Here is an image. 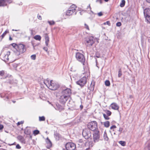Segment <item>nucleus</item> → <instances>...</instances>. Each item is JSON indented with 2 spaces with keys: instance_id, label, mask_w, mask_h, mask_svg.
I'll return each mask as SVG.
<instances>
[{
  "instance_id": "f257e3e1",
  "label": "nucleus",
  "mask_w": 150,
  "mask_h": 150,
  "mask_svg": "<svg viewBox=\"0 0 150 150\" xmlns=\"http://www.w3.org/2000/svg\"><path fill=\"white\" fill-rule=\"evenodd\" d=\"M43 82L47 87L50 90H55L58 88V85L53 82L52 81H49L48 79L44 80Z\"/></svg>"
},
{
  "instance_id": "f03ea898",
  "label": "nucleus",
  "mask_w": 150,
  "mask_h": 150,
  "mask_svg": "<svg viewBox=\"0 0 150 150\" xmlns=\"http://www.w3.org/2000/svg\"><path fill=\"white\" fill-rule=\"evenodd\" d=\"M85 76L81 78L79 80L76 82V83L80 86H83L86 83L87 79L89 74V72H87L85 73Z\"/></svg>"
},
{
  "instance_id": "7ed1b4c3",
  "label": "nucleus",
  "mask_w": 150,
  "mask_h": 150,
  "mask_svg": "<svg viewBox=\"0 0 150 150\" xmlns=\"http://www.w3.org/2000/svg\"><path fill=\"white\" fill-rule=\"evenodd\" d=\"M25 51L26 48L25 45L22 44H20L18 45L16 50L15 51V53L16 55L18 56L21 54L25 52Z\"/></svg>"
},
{
  "instance_id": "20e7f679",
  "label": "nucleus",
  "mask_w": 150,
  "mask_h": 150,
  "mask_svg": "<svg viewBox=\"0 0 150 150\" xmlns=\"http://www.w3.org/2000/svg\"><path fill=\"white\" fill-rule=\"evenodd\" d=\"M88 127L90 130L93 131L94 132L98 130L97 128V123L96 121H91L88 123Z\"/></svg>"
},
{
  "instance_id": "39448f33",
  "label": "nucleus",
  "mask_w": 150,
  "mask_h": 150,
  "mask_svg": "<svg viewBox=\"0 0 150 150\" xmlns=\"http://www.w3.org/2000/svg\"><path fill=\"white\" fill-rule=\"evenodd\" d=\"M95 41V38L93 36H90L86 38L85 44L87 47H90Z\"/></svg>"
},
{
  "instance_id": "423d86ee",
  "label": "nucleus",
  "mask_w": 150,
  "mask_h": 150,
  "mask_svg": "<svg viewBox=\"0 0 150 150\" xmlns=\"http://www.w3.org/2000/svg\"><path fill=\"white\" fill-rule=\"evenodd\" d=\"M76 6L74 4L71 5L69 9L66 11V15L67 16L72 15L73 13L76 15Z\"/></svg>"
},
{
  "instance_id": "0eeeda50",
  "label": "nucleus",
  "mask_w": 150,
  "mask_h": 150,
  "mask_svg": "<svg viewBox=\"0 0 150 150\" xmlns=\"http://www.w3.org/2000/svg\"><path fill=\"white\" fill-rule=\"evenodd\" d=\"M144 17L148 23H150V8H146L144 11Z\"/></svg>"
},
{
  "instance_id": "6e6552de",
  "label": "nucleus",
  "mask_w": 150,
  "mask_h": 150,
  "mask_svg": "<svg viewBox=\"0 0 150 150\" xmlns=\"http://www.w3.org/2000/svg\"><path fill=\"white\" fill-rule=\"evenodd\" d=\"M76 57L78 61L81 62L83 65L84 64L85 58L83 54L79 52H77L76 54Z\"/></svg>"
},
{
  "instance_id": "1a4fd4ad",
  "label": "nucleus",
  "mask_w": 150,
  "mask_h": 150,
  "mask_svg": "<svg viewBox=\"0 0 150 150\" xmlns=\"http://www.w3.org/2000/svg\"><path fill=\"white\" fill-rule=\"evenodd\" d=\"M91 134L90 130L88 129L83 130L82 135L86 139H88L91 136Z\"/></svg>"
},
{
  "instance_id": "9d476101",
  "label": "nucleus",
  "mask_w": 150,
  "mask_h": 150,
  "mask_svg": "<svg viewBox=\"0 0 150 150\" xmlns=\"http://www.w3.org/2000/svg\"><path fill=\"white\" fill-rule=\"evenodd\" d=\"M65 147L67 150H74L76 146L75 144L72 142H68L66 144Z\"/></svg>"
},
{
  "instance_id": "9b49d317",
  "label": "nucleus",
  "mask_w": 150,
  "mask_h": 150,
  "mask_svg": "<svg viewBox=\"0 0 150 150\" xmlns=\"http://www.w3.org/2000/svg\"><path fill=\"white\" fill-rule=\"evenodd\" d=\"M100 135L99 131L98 130L96 131L93 134V139L94 142H96L99 141L100 139Z\"/></svg>"
},
{
  "instance_id": "f8f14e48",
  "label": "nucleus",
  "mask_w": 150,
  "mask_h": 150,
  "mask_svg": "<svg viewBox=\"0 0 150 150\" xmlns=\"http://www.w3.org/2000/svg\"><path fill=\"white\" fill-rule=\"evenodd\" d=\"M71 93V90L69 88H67L63 90L61 92V94L68 96V97L69 98Z\"/></svg>"
},
{
  "instance_id": "ddd939ff",
  "label": "nucleus",
  "mask_w": 150,
  "mask_h": 150,
  "mask_svg": "<svg viewBox=\"0 0 150 150\" xmlns=\"http://www.w3.org/2000/svg\"><path fill=\"white\" fill-rule=\"evenodd\" d=\"M69 98V97H68V96L61 94L59 101L62 104H64L66 102Z\"/></svg>"
},
{
  "instance_id": "4468645a",
  "label": "nucleus",
  "mask_w": 150,
  "mask_h": 150,
  "mask_svg": "<svg viewBox=\"0 0 150 150\" xmlns=\"http://www.w3.org/2000/svg\"><path fill=\"white\" fill-rule=\"evenodd\" d=\"M111 108L114 110H118L119 108L118 105L115 103H112L110 105Z\"/></svg>"
},
{
  "instance_id": "2eb2a0df",
  "label": "nucleus",
  "mask_w": 150,
  "mask_h": 150,
  "mask_svg": "<svg viewBox=\"0 0 150 150\" xmlns=\"http://www.w3.org/2000/svg\"><path fill=\"white\" fill-rule=\"evenodd\" d=\"M10 54V52L8 51L6 54L3 57V60L5 62H7L8 60V56Z\"/></svg>"
},
{
  "instance_id": "dca6fc26",
  "label": "nucleus",
  "mask_w": 150,
  "mask_h": 150,
  "mask_svg": "<svg viewBox=\"0 0 150 150\" xmlns=\"http://www.w3.org/2000/svg\"><path fill=\"white\" fill-rule=\"evenodd\" d=\"M18 139L22 144L25 143V140L23 137L22 136L19 135L17 137Z\"/></svg>"
},
{
  "instance_id": "f3484780",
  "label": "nucleus",
  "mask_w": 150,
  "mask_h": 150,
  "mask_svg": "<svg viewBox=\"0 0 150 150\" xmlns=\"http://www.w3.org/2000/svg\"><path fill=\"white\" fill-rule=\"evenodd\" d=\"M7 4L6 0H0V6H4Z\"/></svg>"
},
{
  "instance_id": "a211bd4d",
  "label": "nucleus",
  "mask_w": 150,
  "mask_h": 150,
  "mask_svg": "<svg viewBox=\"0 0 150 150\" xmlns=\"http://www.w3.org/2000/svg\"><path fill=\"white\" fill-rule=\"evenodd\" d=\"M45 39L46 45L47 46L48 45V43L49 42V37L47 34H45Z\"/></svg>"
},
{
  "instance_id": "6ab92c4d",
  "label": "nucleus",
  "mask_w": 150,
  "mask_h": 150,
  "mask_svg": "<svg viewBox=\"0 0 150 150\" xmlns=\"http://www.w3.org/2000/svg\"><path fill=\"white\" fill-rule=\"evenodd\" d=\"M150 150V144L149 142H147L145 145L144 148V150Z\"/></svg>"
},
{
  "instance_id": "aec40b11",
  "label": "nucleus",
  "mask_w": 150,
  "mask_h": 150,
  "mask_svg": "<svg viewBox=\"0 0 150 150\" xmlns=\"http://www.w3.org/2000/svg\"><path fill=\"white\" fill-rule=\"evenodd\" d=\"M103 137L104 140L106 141H108L109 139V138L108 137L106 132V131L104 132V133L103 135Z\"/></svg>"
},
{
  "instance_id": "412c9836",
  "label": "nucleus",
  "mask_w": 150,
  "mask_h": 150,
  "mask_svg": "<svg viewBox=\"0 0 150 150\" xmlns=\"http://www.w3.org/2000/svg\"><path fill=\"white\" fill-rule=\"evenodd\" d=\"M46 142L47 143V144L48 145V146L49 147H51L52 145V143L48 138H47L46 139Z\"/></svg>"
},
{
  "instance_id": "4be33fe9",
  "label": "nucleus",
  "mask_w": 150,
  "mask_h": 150,
  "mask_svg": "<svg viewBox=\"0 0 150 150\" xmlns=\"http://www.w3.org/2000/svg\"><path fill=\"white\" fill-rule=\"evenodd\" d=\"M104 125L105 127H109L110 125V122L108 121H106L104 123Z\"/></svg>"
},
{
  "instance_id": "5701e85b",
  "label": "nucleus",
  "mask_w": 150,
  "mask_h": 150,
  "mask_svg": "<svg viewBox=\"0 0 150 150\" xmlns=\"http://www.w3.org/2000/svg\"><path fill=\"white\" fill-rule=\"evenodd\" d=\"M95 85V83L94 82V81H92L91 82V83L90 86L91 89L93 90Z\"/></svg>"
},
{
  "instance_id": "b1692460",
  "label": "nucleus",
  "mask_w": 150,
  "mask_h": 150,
  "mask_svg": "<svg viewBox=\"0 0 150 150\" xmlns=\"http://www.w3.org/2000/svg\"><path fill=\"white\" fill-rule=\"evenodd\" d=\"M34 38L36 40L40 41L41 39V37L39 35H36L34 36Z\"/></svg>"
},
{
  "instance_id": "393cba45",
  "label": "nucleus",
  "mask_w": 150,
  "mask_h": 150,
  "mask_svg": "<svg viewBox=\"0 0 150 150\" xmlns=\"http://www.w3.org/2000/svg\"><path fill=\"white\" fill-rule=\"evenodd\" d=\"M125 3V0H122L120 4V6L122 7H124Z\"/></svg>"
},
{
  "instance_id": "a878e982",
  "label": "nucleus",
  "mask_w": 150,
  "mask_h": 150,
  "mask_svg": "<svg viewBox=\"0 0 150 150\" xmlns=\"http://www.w3.org/2000/svg\"><path fill=\"white\" fill-rule=\"evenodd\" d=\"M39 121H44L45 120V117L44 116H39Z\"/></svg>"
},
{
  "instance_id": "bb28decb",
  "label": "nucleus",
  "mask_w": 150,
  "mask_h": 150,
  "mask_svg": "<svg viewBox=\"0 0 150 150\" xmlns=\"http://www.w3.org/2000/svg\"><path fill=\"white\" fill-rule=\"evenodd\" d=\"M119 143L122 146H124L125 145V142L124 141H120L119 142Z\"/></svg>"
},
{
  "instance_id": "cd10ccee",
  "label": "nucleus",
  "mask_w": 150,
  "mask_h": 150,
  "mask_svg": "<svg viewBox=\"0 0 150 150\" xmlns=\"http://www.w3.org/2000/svg\"><path fill=\"white\" fill-rule=\"evenodd\" d=\"M105 112L106 113V114L108 116H110L111 114V112L108 110L105 111Z\"/></svg>"
},
{
  "instance_id": "c85d7f7f",
  "label": "nucleus",
  "mask_w": 150,
  "mask_h": 150,
  "mask_svg": "<svg viewBox=\"0 0 150 150\" xmlns=\"http://www.w3.org/2000/svg\"><path fill=\"white\" fill-rule=\"evenodd\" d=\"M105 84L107 86H109L110 85V81L109 80H106L105 82Z\"/></svg>"
},
{
  "instance_id": "c756f323",
  "label": "nucleus",
  "mask_w": 150,
  "mask_h": 150,
  "mask_svg": "<svg viewBox=\"0 0 150 150\" xmlns=\"http://www.w3.org/2000/svg\"><path fill=\"white\" fill-rule=\"evenodd\" d=\"M103 116L105 119L106 120H109L110 118L108 117V116L106 115V114L103 113Z\"/></svg>"
},
{
  "instance_id": "7c9ffc66",
  "label": "nucleus",
  "mask_w": 150,
  "mask_h": 150,
  "mask_svg": "<svg viewBox=\"0 0 150 150\" xmlns=\"http://www.w3.org/2000/svg\"><path fill=\"white\" fill-rule=\"evenodd\" d=\"M5 95V96L6 97V98L7 99H8L9 98V97L7 95H6L5 93L4 94H2V95L0 94V96L1 97V98H3L4 97V95Z\"/></svg>"
},
{
  "instance_id": "2f4dec72",
  "label": "nucleus",
  "mask_w": 150,
  "mask_h": 150,
  "mask_svg": "<svg viewBox=\"0 0 150 150\" xmlns=\"http://www.w3.org/2000/svg\"><path fill=\"white\" fill-rule=\"evenodd\" d=\"M48 23L50 25H52L54 24L55 22L53 21H48Z\"/></svg>"
},
{
  "instance_id": "473e14b6",
  "label": "nucleus",
  "mask_w": 150,
  "mask_h": 150,
  "mask_svg": "<svg viewBox=\"0 0 150 150\" xmlns=\"http://www.w3.org/2000/svg\"><path fill=\"white\" fill-rule=\"evenodd\" d=\"M39 133V131L38 130H35L33 131V134L36 135L38 134Z\"/></svg>"
},
{
  "instance_id": "72a5a7b5",
  "label": "nucleus",
  "mask_w": 150,
  "mask_h": 150,
  "mask_svg": "<svg viewBox=\"0 0 150 150\" xmlns=\"http://www.w3.org/2000/svg\"><path fill=\"white\" fill-rule=\"evenodd\" d=\"M57 106L58 108L57 109H57V110H62L63 108L61 105H57Z\"/></svg>"
},
{
  "instance_id": "f704fd0d",
  "label": "nucleus",
  "mask_w": 150,
  "mask_h": 150,
  "mask_svg": "<svg viewBox=\"0 0 150 150\" xmlns=\"http://www.w3.org/2000/svg\"><path fill=\"white\" fill-rule=\"evenodd\" d=\"M5 74V71L4 70H2L0 71V76H3Z\"/></svg>"
},
{
  "instance_id": "c9c22d12",
  "label": "nucleus",
  "mask_w": 150,
  "mask_h": 150,
  "mask_svg": "<svg viewBox=\"0 0 150 150\" xmlns=\"http://www.w3.org/2000/svg\"><path fill=\"white\" fill-rule=\"evenodd\" d=\"M8 32V30H6L4 32V33L2 34V35L1 36L2 37V38H3L5 35Z\"/></svg>"
},
{
  "instance_id": "e433bc0d",
  "label": "nucleus",
  "mask_w": 150,
  "mask_h": 150,
  "mask_svg": "<svg viewBox=\"0 0 150 150\" xmlns=\"http://www.w3.org/2000/svg\"><path fill=\"white\" fill-rule=\"evenodd\" d=\"M12 46L14 48H15L16 49V48H17L18 46V45L16 44H15V43H12V44H11Z\"/></svg>"
},
{
  "instance_id": "4c0bfd02",
  "label": "nucleus",
  "mask_w": 150,
  "mask_h": 150,
  "mask_svg": "<svg viewBox=\"0 0 150 150\" xmlns=\"http://www.w3.org/2000/svg\"><path fill=\"white\" fill-rule=\"evenodd\" d=\"M31 59L33 60H34L36 59V55L35 54H33L31 56Z\"/></svg>"
},
{
  "instance_id": "58836bf2",
  "label": "nucleus",
  "mask_w": 150,
  "mask_h": 150,
  "mask_svg": "<svg viewBox=\"0 0 150 150\" xmlns=\"http://www.w3.org/2000/svg\"><path fill=\"white\" fill-rule=\"evenodd\" d=\"M122 75V71L121 69H120L118 72V76L120 77Z\"/></svg>"
},
{
  "instance_id": "ea45409f",
  "label": "nucleus",
  "mask_w": 150,
  "mask_h": 150,
  "mask_svg": "<svg viewBox=\"0 0 150 150\" xmlns=\"http://www.w3.org/2000/svg\"><path fill=\"white\" fill-rule=\"evenodd\" d=\"M121 23L120 22H118L117 23L116 25L117 26L120 27L121 25Z\"/></svg>"
},
{
  "instance_id": "a19ab883",
  "label": "nucleus",
  "mask_w": 150,
  "mask_h": 150,
  "mask_svg": "<svg viewBox=\"0 0 150 150\" xmlns=\"http://www.w3.org/2000/svg\"><path fill=\"white\" fill-rule=\"evenodd\" d=\"M23 123V121H21V122H18V123H17V125H20L21 124H22Z\"/></svg>"
},
{
  "instance_id": "79ce46f5",
  "label": "nucleus",
  "mask_w": 150,
  "mask_h": 150,
  "mask_svg": "<svg viewBox=\"0 0 150 150\" xmlns=\"http://www.w3.org/2000/svg\"><path fill=\"white\" fill-rule=\"evenodd\" d=\"M89 146L90 147H92L93 146V144L92 142H90L89 143Z\"/></svg>"
},
{
  "instance_id": "37998d69",
  "label": "nucleus",
  "mask_w": 150,
  "mask_h": 150,
  "mask_svg": "<svg viewBox=\"0 0 150 150\" xmlns=\"http://www.w3.org/2000/svg\"><path fill=\"white\" fill-rule=\"evenodd\" d=\"M16 148L17 149H20L21 148V147L20 146L19 144H17L16 146Z\"/></svg>"
},
{
  "instance_id": "c03bdc74",
  "label": "nucleus",
  "mask_w": 150,
  "mask_h": 150,
  "mask_svg": "<svg viewBox=\"0 0 150 150\" xmlns=\"http://www.w3.org/2000/svg\"><path fill=\"white\" fill-rule=\"evenodd\" d=\"M116 127V126H115V125H113L110 127V129H113L115 128Z\"/></svg>"
},
{
  "instance_id": "a18cd8bd",
  "label": "nucleus",
  "mask_w": 150,
  "mask_h": 150,
  "mask_svg": "<svg viewBox=\"0 0 150 150\" xmlns=\"http://www.w3.org/2000/svg\"><path fill=\"white\" fill-rule=\"evenodd\" d=\"M105 25V24H107L108 25H110V23L109 22V21H107L105 23H104Z\"/></svg>"
},
{
  "instance_id": "49530a36",
  "label": "nucleus",
  "mask_w": 150,
  "mask_h": 150,
  "mask_svg": "<svg viewBox=\"0 0 150 150\" xmlns=\"http://www.w3.org/2000/svg\"><path fill=\"white\" fill-rule=\"evenodd\" d=\"M103 14L101 12H100L98 13V15L99 16H101L103 15Z\"/></svg>"
},
{
  "instance_id": "de8ad7c7",
  "label": "nucleus",
  "mask_w": 150,
  "mask_h": 150,
  "mask_svg": "<svg viewBox=\"0 0 150 150\" xmlns=\"http://www.w3.org/2000/svg\"><path fill=\"white\" fill-rule=\"evenodd\" d=\"M12 79L11 78L9 79V81L8 82L9 83H12Z\"/></svg>"
},
{
  "instance_id": "09e8293b",
  "label": "nucleus",
  "mask_w": 150,
  "mask_h": 150,
  "mask_svg": "<svg viewBox=\"0 0 150 150\" xmlns=\"http://www.w3.org/2000/svg\"><path fill=\"white\" fill-rule=\"evenodd\" d=\"M85 28L88 29V30H89V27H88V26L86 24H85Z\"/></svg>"
},
{
  "instance_id": "8fccbe9b",
  "label": "nucleus",
  "mask_w": 150,
  "mask_h": 150,
  "mask_svg": "<svg viewBox=\"0 0 150 150\" xmlns=\"http://www.w3.org/2000/svg\"><path fill=\"white\" fill-rule=\"evenodd\" d=\"M43 49L46 52H47L48 48L47 47H43Z\"/></svg>"
},
{
  "instance_id": "3c124183",
  "label": "nucleus",
  "mask_w": 150,
  "mask_h": 150,
  "mask_svg": "<svg viewBox=\"0 0 150 150\" xmlns=\"http://www.w3.org/2000/svg\"><path fill=\"white\" fill-rule=\"evenodd\" d=\"M3 128V126L2 125H0V130L2 129Z\"/></svg>"
},
{
  "instance_id": "603ef678",
  "label": "nucleus",
  "mask_w": 150,
  "mask_h": 150,
  "mask_svg": "<svg viewBox=\"0 0 150 150\" xmlns=\"http://www.w3.org/2000/svg\"><path fill=\"white\" fill-rule=\"evenodd\" d=\"M54 136H57V137H59V135L57 133H54Z\"/></svg>"
},
{
  "instance_id": "864d4df0",
  "label": "nucleus",
  "mask_w": 150,
  "mask_h": 150,
  "mask_svg": "<svg viewBox=\"0 0 150 150\" xmlns=\"http://www.w3.org/2000/svg\"><path fill=\"white\" fill-rule=\"evenodd\" d=\"M96 2H99L100 4L101 3V0H96Z\"/></svg>"
},
{
  "instance_id": "5fc2aeb1",
  "label": "nucleus",
  "mask_w": 150,
  "mask_h": 150,
  "mask_svg": "<svg viewBox=\"0 0 150 150\" xmlns=\"http://www.w3.org/2000/svg\"><path fill=\"white\" fill-rule=\"evenodd\" d=\"M38 19L39 20H41L42 19V18L40 16H38Z\"/></svg>"
},
{
  "instance_id": "6e6d98bb",
  "label": "nucleus",
  "mask_w": 150,
  "mask_h": 150,
  "mask_svg": "<svg viewBox=\"0 0 150 150\" xmlns=\"http://www.w3.org/2000/svg\"><path fill=\"white\" fill-rule=\"evenodd\" d=\"M122 130V128H120L119 131L120 132H121Z\"/></svg>"
},
{
  "instance_id": "4d7b16f0",
  "label": "nucleus",
  "mask_w": 150,
  "mask_h": 150,
  "mask_svg": "<svg viewBox=\"0 0 150 150\" xmlns=\"http://www.w3.org/2000/svg\"><path fill=\"white\" fill-rule=\"evenodd\" d=\"M25 134H29V133H28L27 132V130H25Z\"/></svg>"
},
{
  "instance_id": "13d9d810",
  "label": "nucleus",
  "mask_w": 150,
  "mask_h": 150,
  "mask_svg": "<svg viewBox=\"0 0 150 150\" xmlns=\"http://www.w3.org/2000/svg\"><path fill=\"white\" fill-rule=\"evenodd\" d=\"M96 57H97V58H99L100 57V56L99 55H97V54H96Z\"/></svg>"
},
{
  "instance_id": "bf43d9fd",
  "label": "nucleus",
  "mask_w": 150,
  "mask_h": 150,
  "mask_svg": "<svg viewBox=\"0 0 150 150\" xmlns=\"http://www.w3.org/2000/svg\"><path fill=\"white\" fill-rule=\"evenodd\" d=\"M146 1L149 3H150V0H146Z\"/></svg>"
},
{
  "instance_id": "052dcab7",
  "label": "nucleus",
  "mask_w": 150,
  "mask_h": 150,
  "mask_svg": "<svg viewBox=\"0 0 150 150\" xmlns=\"http://www.w3.org/2000/svg\"><path fill=\"white\" fill-rule=\"evenodd\" d=\"M19 30H14V29H12V31H19Z\"/></svg>"
},
{
  "instance_id": "680f3d73",
  "label": "nucleus",
  "mask_w": 150,
  "mask_h": 150,
  "mask_svg": "<svg viewBox=\"0 0 150 150\" xmlns=\"http://www.w3.org/2000/svg\"><path fill=\"white\" fill-rule=\"evenodd\" d=\"M0 150H7L5 149H3L2 148H1L0 149Z\"/></svg>"
},
{
  "instance_id": "e2e57ef3",
  "label": "nucleus",
  "mask_w": 150,
  "mask_h": 150,
  "mask_svg": "<svg viewBox=\"0 0 150 150\" xmlns=\"http://www.w3.org/2000/svg\"><path fill=\"white\" fill-rule=\"evenodd\" d=\"M9 39L10 40H12V38L11 37H10L9 38Z\"/></svg>"
},
{
  "instance_id": "0e129e2a",
  "label": "nucleus",
  "mask_w": 150,
  "mask_h": 150,
  "mask_svg": "<svg viewBox=\"0 0 150 150\" xmlns=\"http://www.w3.org/2000/svg\"><path fill=\"white\" fill-rule=\"evenodd\" d=\"M10 76L11 77V75H7V78H8V76L9 77H10Z\"/></svg>"
},
{
  "instance_id": "69168bd1",
  "label": "nucleus",
  "mask_w": 150,
  "mask_h": 150,
  "mask_svg": "<svg viewBox=\"0 0 150 150\" xmlns=\"http://www.w3.org/2000/svg\"><path fill=\"white\" fill-rule=\"evenodd\" d=\"M129 98H132V96L131 95H130L129 96Z\"/></svg>"
},
{
  "instance_id": "338daca9",
  "label": "nucleus",
  "mask_w": 150,
  "mask_h": 150,
  "mask_svg": "<svg viewBox=\"0 0 150 150\" xmlns=\"http://www.w3.org/2000/svg\"><path fill=\"white\" fill-rule=\"evenodd\" d=\"M105 2H108L109 0H104Z\"/></svg>"
},
{
  "instance_id": "774afa93",
  "label": "nucleus",
  "mask_w": 150,
  "mask_h": 150,
  "mask_svg": "<svg viewBox=\"0 0 150 150\" xmlns=\"http://www.w3.org/2000/svg\"><path fill=\"white\" fill-rule=\"evenodd\" d=\"M80 107H81V109H82V108H83V106H82V105H81L80 106Z\"/></svg>"
}]
</instances>
